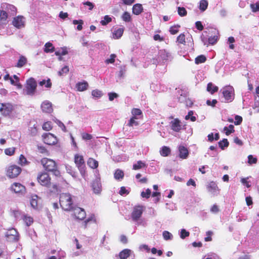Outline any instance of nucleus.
Listing matches in <instances>:
<instances>
[{
  "label": "nucleus",
  "mask_w": 259,
  "mask_h": 259,
  "mask_svg": "<svg viewBox=\"0 0 259 259\" xmlns=\"http://www.w3.org/2000/svg\"><path fill=\"white\" fill-rule=\"evenodd\" d=\"M87 164L92 168H96L98 166V161L93 158H89Z\"/></svg>",
  "instance_id": "a878e982"
},
{
  "label": "nucleus",
  "mask_w": 259,
  "mask_h": 259,
  "mask_svg": "<svg viewBox=\"0 0 259 259\" xmlns=\"http://www.w3.org/2000/svg\"><path fill=\"white\" fill-rule=\"evenodd\" d=\"M180 26L175 25L170 28L169 31L171 34H176L179 31Z\"/></svg>",
  "instance_id": "680f3d73"
},
{
  "label": "nucleus",
  "mask_w": 259,
  "mask_h": 259,
  "mask_svg": "<svg viewBox=\"0 0 259 259\" xmlns=\"http://www.w3.org/2000/svg\"><path fill=\"white\" fill-rule=\"evenodd\" d=\"M53 120L57 124V125L62 129L63 132H66L65 126L61 121L56 118L54 119Z\"/></svg>",
  "instance_id": "6e6d98bb"
},
{
  "label": "nucleus",
  "mask_w": 259,
  "mask_h": 259,
  "mask_svg": "<svg viewBox=\"0 0 259 259\" xmlns=\"http://www.w3.org/2000/svg\"><path fill=\"white\" fill-rule=\"evenodd\" d=\"M6 237L10 242H17L19 239L18 232L14 228L9 229L6 232Z\"/></svg>",
  "instance_id": "9d476101"
},
{
  "label": "nucleus",
  "mask_w": 259,
  "mask_h": 259,
  "mask_svg": "<svg viewBox=\"0 0 259 259\" xmlns=\"http://www.w3.org/2000/svg\"><path fill=\"white\" fill-rule=\"evenodd\" d=\"M170 152L169 148L166 146H163L160 150V153L162 156H167Z\"/></svg>",
  "instance_id": "c85d7f7f"
},
{
  "label": "nucleus",
  "mask_w": 259,
  "mask_h": 259,
  "mask_svg": "<svg viewBox=\"0 0 259 259\" xmlns=\"http://www.w3.org/2000/svg\"><path fill=\"white\" fill-rule=\"evenodd\" d=\"M210 211L213 214H217L220 211L219 206L217 204H213L210 208Z\"/></svg>",
  "instance_id": "13d9d810"
},
{
  "label": "nucleus",
  "mask_w": 259,
  "mask_h": 259,
  "mask_svg": "<svg viewBox=\"0 0 259 259\" xmlns=\"http://www.w3.org/2000/svg\"><path fill=\"white\" fill-rule=\"evenodd\" d=\"M158 59L159 61H166L172 59V56L165 50H161L158 52Z\"/></svg>",
  "instance_id": "2eb2a0df"
},
{
  "label": "nucleus",
  "mask_w": 259,
  "mask_h": 259,
  "mask_svg": "<svg viewBox=\"0 0 259 259\" xmlns=\"http://www.w3.org/2000/svg\"><path fill=\"white\" fill-rule=\"evenodd\" d=\"M116 58V55L115 54H111L110 56V58L109 59H107L106 61H105V62L107 63V64H109V63H113L115 61V59Z\"/></svg>",
  "instance_id": "774afa93"
},
{
  "label": "nucleus",
  "mask_w": 259,
  "mask_h": 259,
  "mask_svg": "<svg viewBox=\"0 0 259 259\" xmlns=\"http://www.w3.org/2000/svg\"><path fill=\"white\" fill-rule=\"evenodd\" d=\"M71 210L73 211V215L77 219L82 220L85 218L86 213L83 209L78 207H73Z\"/></svg>",
  "instance_id": "f8f14e48"
},
{
  "label": "nucleus",
  "mask_w": 259,
  "mask_h": 259,
  "mask_svg": "<svg viewBox=\"0 0 259 259\" xmlns=\"http://www.w3.org/2000/svg\"><path fill=\"white\" fill-rule=\"evenodd\" d=\"M41 163L46 170L54 172L56 176L59 175V171L57 169L56 162L53 160L44 158L41 160Z\"/></svg>",
  "instance_id": "7ed1b4c3"
},
{
  "label": "nucleus",
  "mask_w": 259,
  "mask_h": 259,
  "mask_svg": "<svg viewBox=\"0 0 259 259\" xmlns=\"http://www.w3.org/2000/svg\"><path fill=\"white\" fill-rule=\"evenodd\" d=\"M194 112L193 111H189L188 114L185 116V119L186 120L190 119L191 121H195L196 120V118L193 115Z\"/></svg>",
  "instance_id": "ea45409f"
},
{
  "label": "nucleus",
  "mask_w": 259,
  "mask_h": 259,
  "mask_svg": "<svg viewBox=\"0 0 259 259\" xmlns=\"http://www.w3.org/2000/svg\"><path fill=\"white\" fill-rule=\"evenodd\" d=\"M219 145L221 149H224V147H227L229 145V142L227 139H224L222 141L219 142Z\"/></svg>",
  "instance_id": "864d4df0"
},
{
  "label": "nucleus",
  "mask_w": 259,
  "mask_h": 259,
  "mask_svg": "<svg viewBox=\"0 0 259 259\" xmlns=\"http://www.w3.org/2000/svg\"><path fill=\"white\" fill-rule=\"evenodd\" d=\"M177 41L179 44H184V45L185 44V43H186L185 36L183 33H181L178 36Z\"/></svg>",
  "instance_id": "bf43d9fd"
},
{
  "label": "nucleus",
  "mask_w": 259,
  "mask_h": 259,
  "mask_svg": "<svg viewBox=\"0 0 259 259\" xmlns=\"http://www.w3.org/2000/svg\"><path fill=\"white\" fill-rule=\"evenodd\" d=\"M136 118L131 117L129 120L127 125L129 126H137L139 125V122L136 121Z\"/></svg>",
  "instance_id": "3c124183"
},
{
  "label": "nucleus",
  "mask_w": 259,
  "mask_h": 259,
  "mask_svg": "<svg viewBox=\"0 0 259 259\" xmlns=\"http://www.w3.org/2000/svg\"><path fill=\"white\" fill-rule=\"evenodd\" d=\"M179 156L182 159H186L188 155V151L186 148L183 146H180L179 147Z\"/></svg>",
  "instance_id": "5701e85b"
},
{
  "label": "nucleus",
  "mask_w": 259,
  "mask_h": 259,
  "mask_svg": "<svg viewBox=\"0 0 259 259\" xmlns=\"http://www.w3.org/2000/svg\"><path fill=\"white\" fill-rule=\"evenodd\" d=\"M55 50V48L53 47V44L50 42H47L45 45L44 51L46 53H52Z\"/></svg>",
  "instance_id": "cd10ccee"
},
{
  "label": "nucleus",
  "mask_w": 259,
  "mask_h": 259,
  "mask_svg": "<svg viewBox=\"0 0 259 259\" xmlns=\"http://www.w3.org/2000/svg\"><path fill=\"white\" fill-rule=\"evenodd\" d=\"M206 61V57L204 55H200L195 58V62L197 64L204 63Z\"/></svg>",
  "instance_id": "c03bdc74"
},
{
  "label": "nucleus",
  "mask_w": 259,
  "mask_h": 259,
  "mask_svg": "<svg viewBox=\"0 0 259 259\" xmlns=\"http://www.w3.org/2000/svg\"><path fill=\"white\" fill-rule=\"evenodd\" d=\"M132 114L133 117L136 118V119H139V118L138 116L142 115V112L140 109L133 108L132 110Z\"/></svg>",
  "instance_id": "7c9ffc66"
},
{
  "label": "nucleus",
  "mask_w": 259,
  "mask_h": 259,
  "mask_svg": "<svg viewBox=\"0 0 259 259\" xmlns=\"http://www.w3.org/2000/svg\"><path fill=\"white\" fill-rule=\"evenodd\" d=\"M124 173L122 170L117 169L114 174V177L116 180H120L123 179Z\"/></svg>",
  "instance_id": "bb28decb"
},
{
  "label": "nucleus",
  "mask_w": 259,
  "mask_h": 259,
  "mask_svg": "<svg viewBox=\"0 0 259 259\" xmlns=\"http://www.w3.org/2000/svg\"><path fill=\"white\" fill-rule=\"evenodd\" d=\"M206 189L212 196H217L220 194V189L213 181L210 182L207 184Z\"/></svg>",
  "instance_id": "6e6552de"
},
{
  "label": "nucleus",
  "mask_w": 259,
  "mask_h": 259,
  "mask_svg": "<svg viewBox=\"0 0 259 259\" xmlns=\"http://www.w3.org/2000/svg\"><path fill=\"white\" fill-rule=\"evenodd\" d=\"M42 137L44 142L48 145H54L57 142L56 137L51 133L44 134Z\"/></svg>",
  "instance_id": "9b49d317"
},
{
  "label": "nucleus",
  "mask_w": 259,
  "mask_h": 259,
  "mask_svg": "<svg viewBox=\"0 0 259 259\" xmlns=\"http://www.w3.org/2000/svg\"><path fill=\"white\" fill-rule=\"evenodd\" d=\"M37 83L35 79L30 78L27 80L23 94L25 95L33 96L36 92Z\"/></svg>",
  "instance_id": "f03ea898"
},
{
  "label": "nucleus",
  "mask_w": 259,
  "mask_h": 259,
  "mask_svg": "<svg viewBox=\"0 0 259 259\" xmlns=\"http://www.w3.org/2000/svg\"><path fill=\"white\" fill-rule=\"evenodd\" d=\"M151 194V191L149 189H147L145 191H143L141 193V196L143 198H148L150 197Z\"/></svg>",
  "instance_id": "052dcab7"
},
{
  "label": "nucleus",
  "mask_w": 259,
  "mask_h": 259,
  "mask_svg": "<svg viewBox=\"0 0 259 259\" xmlns=\"http://www.w3.org/2000/svg\"><path fill=\"white\" fill-rule=\"evenodd\" d=\"M37 196L33 195L30 199V204L33 208H36L37 206Z\"/></svg>",
  "instance_id": "4c0bfd02"
},
{
  "label": "nucleus",
  "mask_w": 259,
  "mask_h": 259,
  "mask_svg": "<svg viewBox=\"0 0 259 259\" xmlns=\"http://www.w3.org/2000/svg\"><path fill=\"white\" fill-rule=\"evenodd\" d=\"M25 19L22 16H18L15 17L12 21L13 25L18 29H20L25 26Z\"/></svg>",
  "instance_id": "ddd939ff"
},
{
  "label": "nucleus",
  "mask_w": 259,
  "mask_h": 259,
  "mask_svg": "<svg viewBox=\"0 0 259 259\" xmlns=\"http://www.w3.org/2000/svg\"><path fill=\"white\" fill-rule=\"evenodd\" d=\"M94 192L96 194H99L101 191V185L99 180L96 179L92 184Z\"/></svg>",
  "instance_id": "4be33fe9"
},
{
  "label": "nucleus",
  "mask_w": 259,
  "mask_h": 259,
  "mask_svg": "<svg viewBox=\"0 0 259 259\" xmlns=\"http://www.w3.org/2000/svg\"><path fill=\"white\" fill-rule=\"evenodd\" d=\"M171 129L176 132H180L184 126L180 120L178 118H175L171 120L170 122Z\"/></svg>",
  "instance_id": "dca6fc26"
},
{
  "label": "nucleus",
  "mask_w": 259,
  "mask_h": 259,
  "mask_svg": "<svg viewBox=\"0 0 259 259\" xmlns=\"http://www.w3.org/2000/svg\"><path fill=\"white\" fill-rule=\"evenodd\" d=\"M143 10L142 5L140 4H136L133 7V13L136 15L141 14Z\"/></svg>",
  "instance_id": "b1692460"
},
{
  "label": "nucleus",
  "mask_w": 259,
  "mask_h": 259,
  "mask_svg": "<svg viewBox=\"0 0 259 259\" xmlns=\"http://www.w3.org/2000/svg\"><path fill=\"white\" fill-rule=\"evenodd\" d=\"M26 58L25 57L21 56L18 61L16 66L19 68L22 67L26 64Z\"/></svg>",
  "instance_id": "c9c22d12"
},
{
  "label": "nucleus",
  "mask_w": 259,
  "mask_h": 259,
  "mask_svg": "<svg viewBox=\"0 0 259 259\" xmlns=\"http://www.w3.org/2000/svg\"><path fill=\"white\" fill-rule=\"evenodd\" d=\"M11 188L16 193H22L25 191V187L19 183L12 184Z\"/></svg>",
  "instance_id": "f3484780"
},
{
  "label": "nucleus",
  "mask_w": 259,
  "mask_h": 259,
  "mask_svg": "<svg viewBox=\"0 0 259 259\" xmlns=\"http://www.w3.org/2000/svg\"><path fill=\"white\" fill-rule=\"evenodd\" d=\"M111 21V17L108 15H106L104 17L103 19L101 21L100 23L102 25L105 26L110 22Z\"/></svg>",
  "instance_id": "a19ab883"
},
{
  "label": "nucleus",
  "mask_w": 259,
  "mask_h": 259,
  "mask_svg": "<svg viewBox=\"0 0 259 259\" xmlns=\"http://www.w3.org/2000/svg\"><path fill=\"white\" fill-rule=\"evenodd\" d=\"M162 236L165 240H171L173 237L172 235L167 231H164L163 232Z\"/></svg>",
  "instance_id": "49530a36"
},
{
  "label": "nucleus",
  "mask_w": 259,
  "mask_h": 259,
  "mask_svg": "<svg viewBox=\"0 0 259 259\" xmlns=\"http://www.w3.org/2000/svg\"><path fill=\"white\" fill-rule=\"evenodd\" d=\"M225 101L230 102L234 99V89L231 86H226L223 89Z\"/></svg>",
  "instance_id": "39448f33"
},
{
  "label": "nucleus",
  "mask_w": 259,
  "mask_h": 259,
  "mask_svg": "<svg viewBox=\"0 0 259 259\" xmlns=\"http://www.w3.org/2000/svg\"><path fill=\"white\" fill-rule=\"evenodd\" d=\"M208 7V2L206 0H201L199 3V9L202 11H204Z\"/></svg>",
  "instance_id": "58836bf2"
},
{
  "label": "nucleus",
  "mask_w": 259,
  "mask_h": 259,
  "mask_svg": "<svg viewBox=\"0 0 259 259\" xmlns=\"http://www.w3.org/2000/svg\"><path fill=\"white\" fill-rule=\"evenodd\" d=\"M56 56H64L68 54V51L66 47L61 48L59 50L55 52Z\"/></svg>",
  "instance_id": "f704fd0d"
},
{
  "label": "nucleus",
  "mask_w": 259,
  "mask_h": 259,
  "mask_svg": "<svg viewBox=\"0 0 259 259\" xmlns=\"http://www.w3.org/2000/svg\"><path fill=\"white\" fill-rule=\"evenodd\" d=\"M89 88V84L87 81L83 80L78 82L75 85V88L79 92H83Z\"/></svg>",
  "instance_id": "aec40b11"
},
{
  "label": "nucleus",
  "mask_w": 259,
  "mask_h": 259,
  "mask_svg": "<svg viewBox=\"0 0 259 259\" xmlns=\"http://www.w3.org/2000/svg\"><path fill=\"white\" fill-rule=\"evenodd\" d=\"M69 71V68L68 66H65L61 70L58 71V74L59 76H63L66 74Z\"/></svg>",
  "instance_id": "de8ad7c7"
},
{
  "label": "nucleus",
  "mask_w": 259,
  "mask_h": 259,
  "mask_svg": "<svg viewBox=\"0 0 259 259\" xmlns=\"http://www.w3.org/2000/svg\"><path fill=\"white\" fill-rule=\"evenodd\" d=\"M124 28H119L117 29H115L113 32V38L114 39H118L120 38L123 33Z\"/></svg>",
  "instance_id": "393cba45"
},
{
  "label": "nucleus",
  "mask_w": 259,
  "mask_h": 259,
  "mask_svg": "<svg viewBox=\"0 0 259 259\" xmlns=\"http://www.w3.org/2000/svg\"><path fill=\"white\" fill-rule=\"evenodd\" d=\"M257 162V158L254 157L252 155L248 156V163L249 164H255Z\"/></svg>",
  "instance_id": "e2e57ef3"
},
{
  "label": "nucleus",
  "mask_w": 259,
  "mask_h": 259,
  "mask_svg": "<svg viewBox=\"0 0 259 259\" xmlns=\"http://www.w3.org/2000/svg\"><path fill=\"white\" fill-rule=\"evenodd\" d=\"M8 14L4 10L0 11V29L3 28L4 25L7 23Z\"/></svg>",
  "instance_id": "6ab92c4d"
},
{
  "label": "nucleus",
  "mask_w": 259,
  "mask_h": 259,
  "mask_svg": "<svg viewBox=\"0 0 259 259\" xmlns=\"http://www.w3.org/2000/svg\"><path fill=\"white\" fill-rule=\"evenodd\" d=\"M53 125L51 121H47L42 125V129L45 131H49L52 130Z\"/></svg>",
  "instance_id": "37998d69"
},
{
  "label": "nucleus",
  "mask_w": 259,
  "mask_h": 259,
  "mask_svg": "<svg viewBox=\"0 0 259 259\" xmlns=\"http://www.w3.org/2000/svg\"><path fill=\"white\" fill-rule=\"evenodd\" d=\"M224 131L227 135H230L231 133L234 132V126L232 124L230 125L228 127L225 126L224 128Z\"/></svg>",
  "instance_id": "09e8293b"
},
{
  "label": "nucleus",
  "mask_w": 259,
  "mask_h": 259,
  "mask_svg": "<svg viewBox=\"0 0 259 259\" xmlns=\"http://www.w3.org/2000/svg\"><path fill=\"white\" fill-rule=\"evenodd\" d=\"M178 12L179 15L181 17H184L187 15V12L185 8L184 7H178Z\"/></svg>",
  "instance_id": "603ef678"
},
{
  "label": "nucleus",
  "mask_w": 259,
  "mask_h": 259,
  "mask_svg": "<svg viewBox=\"0 0 259 259\" xmlns=\"http://www.w3.org/2000/svg\"><path fill=\"white\" fill-rule=\"evenodd\" d=\"M15 148H9L5 150V153L9 156H11L14 154Z\"/></svg>",
  "instance_id": "69168bd1"
},
{
  "label": "nucleus",
  "mask_w": 259,
  "mask_h": 259,
  "mask_svg": "<svg viewBox=\"0 0 259 259\" xmlns=\"http://www.w3.org/2000/svg\"><path fill=\"white\" fill-rule=\"evenodd\" d=\"M250 7L253 12L259 11V1L255 4H250Z\"/></svg>",
  "instance_id": "5fc2aeb1"
},
{
  "label": "nucleus",
  "mask_w": 259,
  "mask_h": 259,
  "mask_svg": "<svg viewBox=\"0 0 259 259\" xmlns=\"http://www.w3.org/2000/svg\"><path fill=\"white\" fill-rule=\"evenodd\" d=\"M38 183L42 186L49 187L51 186V178L47 172H42L37 176Z\"/></svg>",
  "instance_id": "423d86ee"
},
{
  "label": "nucleus",
  "mask_w": 259,
  "mask_h": 259,
  "mask_svg": "<svg viewBox=\"0 0 259 259\" xmlns=\"http://www.w3.org/2000/svg\"><path fill=\"white\" fill-rule=\"evenodd\" d=\"M60 204L65 210H71L73 208V201L71 195L69 193H62L60 197Z\"/></svg>",
  "instance_id": "f257e3e1"
},
{
  "label": "nucleus",
  "mask_w": 259,
  "mask_h": 259,
  "mask_svg": "<svg viewBox=\"0 0 259 259\" xmlns=\"http://www.w3.org/2000/svg\"><path fill=\"white\" fill-rule=\"evenodd\" d=\"M0 112L4 116H9L14 109L13 105L10 103H1Z\"/></svg>",
  "instance_id": "1a4fd4ad"
},
{
  "label": "nucleus",
  "mask_w": 259,
  "mask_h": 259,
  "mask_svg": "<svg viewBox=\"0 0 259 259\" xmlns=\"http://www.w3.org/2000/svg\"><path fill=\"white\" fill-rule=\"evenodd\" d=\"M41 108L42 111L46 113H51L53 111L52 103L48 101L43 102Z\"/></svg>",
  "instance_id": "412c9836"
},
{
  "label": "nucleus",
  "mask_w": 259,
  "mask_h": 259,
  "mask_svg": "<svg viewBox=\"0 0 259 259\" xmlns=\"http://www.w3.org/2000/svg\"><path fill=\"white\" fill-rule=\"evenodd\" d=\"M74 162L81 174L84 172V161L83 157L78 154H76L74 157Z\"/></svg>",
  "instance_id": "4468645a"
},
{
  "label": "nucleus",
  "mask_w": 259,
  "mask_h": 259,
  "mask_svg": "<svg viewBox=\"0 0 259 259\" xmlns=\"http://www.w3.org/2000/svg\"><path fill=\"white\" fill-rule=\"evenodd\" d=\"M144 211V207L141 205L136 206L134 207L132 213V219L133 221L138 222Z\"/></svg>",
  "instance_id": "0eeeda50"
},
{
  "label": "nucleus",
  "mask_w": 259,
  "mask_h": 259,
  "mask_svg": "<svg viewBox=\"0 0 259 259\" xmlns=\"http://www.w3.org/2000/svg\"><path fill=\"white\" fill-rule=\"evenodd\" d=\"M21 169L19 166L12 165L9 166L6 170V175L11 179L16 178L21 172Z\"/></svg>",
  "instance_id": "20e7f679"
},
{
  "label": "nucleus",
  "mask_w": 259,
  "mask_h": 259,
  "mask_svg": "<svg viewBox=\"0 0 259 259\" xmlns=\"http://www.w3.org/2000/svg\"><path fill=\"white\" fill-rule=\"evenodd\" d=\"M207 91L209 92L211 94H213L218 90V88L213 85L212 83H209L207 87Z\"/></svg>",
  "instance_id": "72a5a7b5"
},
{
  "label": "nucleus",
  "mask_w": 259,
  "mask_h": 259,
  "mask_svg": "<svg viewBox=\"0 0 259 259\" xmlns=\"http://www.w3.org/2000/svg\"><path fill=\"white\" fill-rule=\"evenodd\" d=\"M27 163L26 158L23 155H21L19 157V163L21 165H25Z\"/></svg>",
  "instance_id": "338daca9"
},
{
  "label": "nucleus",
  "mask_w": 259,
  "mask_h": 259,
  "mask_svg": "<svg viewBox=\"0 0 259 259\" xmlns=\"http://www.w3.org/2000/svg\"><path fill=\"white\" fill-rule=\"evenodd\" d=\"M92 95L94 98H100L102 96L103 94L102 91L100 90H94L92 92Z\"/></svg>",
  "instance_id": "a18cd8bd"
},
{
  "label": "nucleus",
  "mask_w": 259,
  "mask_h": 259,
  "mask_svg": "<svg viewBox=\"0 0 259 259\" xmlns=\"http://www.w3.org/2000/svg\"><path fill=\"white\" fill-rule=\"evenodd\" d=\"M146 166V164L144 162L140 160L133 165V169L138 170Z\"/></svg>",
  "instance_id": "2f4dec72"
},
{
  "label": "nucleus",
  "mask_w": 259,
  "mask_h": 259,
  "mask_svg": "<svg viewBox=\"0 0 259 259\" xmlns=\"http://www.w3.org/2000/svg\"><path fill=\"white\" fill-rule=\"evenodd\" d=\"M39 85L41 87L45 85L47 88H50L52 86V83L50 79L47 80L44 79L39 82Z\"/></svg>",
  "instance_id": "473e14b6"
},
{
  "label": "nucleus",
  "mask_w": 259,
  "mask_h": 259,
  "mask_svg": "<svg viewBox=\"0 0 259 259\" xmlns=\"http://www.w3.org/2000/svg\"><path fill=\"white\" fill-rule=\"evenodd\" d=\"M121 18L123 21L125 22H130L131 21V14L127 12H125L122 15Z\"/></svg>",
  "instance_id": "79ce46f5"
},
{
  "label": "nucleus",
  "mask_w": 259,
  "mask_h": 259,
  "mask_svg": "<svg viewBox=\"0 0 259 259\" xmlns=\"http://www.w3.org/2000/svg\"><path fill=\"white\" fill-rule=\"evenodd\" d=\"M132 254H133V256L132 259H135V254L133 253V251L129 249H124L119 252L118 255L120 259H126Z\"/></svg>",
  "instance_id": "a211bd4d"
},
{
  "label": "nucleus",
  "mask_w": 259,
  "mask_h": 259,
  "mask_svg": "<svg viewBox=\"0 0 259 259\" xmlns=\"http://www.w3.org/2000/svg\"><path fill=\"white\" fill-rule=\"evenodd\" d=\"M189 232L184 229H182L180 231V237L182 239H184L185 237L189 236Z\"/></svg>",
  "instance_id": "0e129e2a"
},
{
  "label": "nucleus",
  "mask_w": 259,
  "mask_h": 259,
  "mask_svg": "<svg viewBox=\"0 0 259 259\" xmlns=\"http://www.w3.org/2000/svg\"><path fill=\"white\" fill-rule=\"evenodd\" d=\"M202 259H221L217 254L214 253L205 255Z\"/></svg>",
  "instance_id": "4d7b16f0"
},
{
  "label": "nucleus",
  "mask_w": 259,
  "mask_h": 259,
  "mask_svg": "<svg viewBox=\"0 0 259 259\" xmlns=\"http://www.w3.org/2000/svg\"><path fill=\"white\" fill-rule=\"evenodd\" d=\"M23 220L27 226H30L33 222V218L27 215H23Z\"/></svg>",
  "instance_id": "c756f323"
},
{
  "label": "nucleus",
  "mask_w": 259,
  "mask_h": 259,
  "mask_svg": "<svg viewBox=\"0 0 259 259\" xmlns=\"http://www.w3.org/2000/svg\"><path fill=\"white\" fill-rule=\"evenodd\" d=\"M83 22L82 20H74L73 21V24L74 25L77 24V29L79 31L81 30L82 29V24Z\"/></svg>",
  "instance_id": "8fccbe9b"
},
{
  "label": "nucleus",
  "mask_w": 259,
  "mask_h": 259,
  "mask_svg": "<svg viewBox=\"0 0 259 259\" xmlns=\"http://www.w3.org/2000/svg\"><path fill=\"white\" fill-rule=\"evenodd\" d=\"M2 7L3 8H5L6 7V9L8 10V11H11V12H12L13 13H15L16 11V7L13 6V5H10V4H3L2 5Z\"/></svg>",
  "instance_id": "e433bc0d"
}]
</instances>
